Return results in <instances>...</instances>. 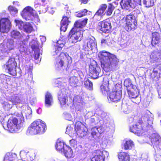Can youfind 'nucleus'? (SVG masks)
<instances>
[{
	"label": "nucleus",
	"instance_id": "1",
	"mask_svg": "<svg viewBox=\"0 0 161 161\" xmlns=\"http://www.w3.org/2000/svg\"><path fill=\"white\" fill-rule=\"evenodd\" d=\"M141 114L139 122L130 126V131L139 136L147 135V131L152 130L153 119V114L148 110L143 111Z\"/></svg>",
	"mask_w": 161,
	"mask_h": 161
},
{
	"label": "nucleus",
	"instance_id": "2",
	"mask_svg": "<svg viewBox=\"0 0 161 161\" xmlns=\"http://www.w3.org/2000/svg\"><path fill=\"white\" fill-rule=\"evenodd\" d=\"M98 56L100 59L102 67L107 71L111 70L118 62V59L114 55L105 51L99 53Z\"/></svg>",
	"mask_w": 161,
	"mask_h": 161
},
{
	"label": "nucleus",
	"instance_id": "3",
	"mask_svg": "<svg viewBox=\"0 0 161 161\" xmlns=\"http://www.w3.org/2000/svg\"><path fill=\"white\" fill-rule=\"evenodd\" d=\"M16 118H10L8 119L7 125H3V128L10 132H16L23 126L24 121L23 114L21 112L15 113Z\"/></svg>",
	"mask_w": 161,
	"mask_h": 161
},
{
	"label": "nucleus",
	"instance_id": "4",
	"mask_svg": "<svg viewBox=\"0 0 161 161\" xmlns=\"http://www.w3.org/2000/svg\"><path fill=\"white\" fill-rule=\"evenodd\" d=\"M56 81V86L60 89L58 93V98L61 107L65 106L68 100V93L69 90L65 87V82L62 83L61 81Z\"/></svg>",
	"mask_w": 161,
	"mask_h": 161
},
{
	"label": "nucleus",
	"instance_id": "5",
	"mask_svg": "<svg viewBox=\"0 0 161 161\" xmlns=\"http://www.w3.org/2000/svg\"><path fill=\"white\" fill-rule=\"evenodd\" d=\"M46 130L44 122L40 119L33 122L28 127L27 131L31 135L42 134Z\"/></svg>",
	"mask_w": 161,
	"mask_h": 161
},
{
	"label": "nucleus",
	"instance_id": "6",
	"mask_svg": "<svg viewBox=\"0 0 161 161\" xmlns=\"http://www.w3.org/2000/svg\"><path fill=\"white\" fill-rule=\"evenodd\" d=\"M23 18L26 20H33L34 19L38 22L40 20L35 11L31 7H25L21 12Z\"/></svg>",
	"mask_w": 161,
	"mask_h": 161
},
{
	"label": "nucleus",
	"instance_id": "7",
	"mask_svg": "<svg viewBox=\"0 0 161 161\" xmlns=\"http://www.w3.org/2000/svg\"><path fill=\"white\" fill-rule=\"evenodd\" d=\"M135 19L134 16L130 14L121 20V22L123 23V25L127 31L134 30L136 29L137 23Z\"/></svg>",
	"mask_w": 161,
	"mask_h": 161
},
{
	"label": "nucleus",
	"instance_id": "8",
	"mask_svg": "<svg viewBox=\"0 0 161 161\" xmlns=\"http://www.w3.org/2000/svg\"><path fill=\"white\" fill-rule=\"evenodd\" d=\"M65 61V64L68 67L72 63V59L68 54L61 53L56 59L55 64V67L57 69H60L63 67Z\"/></svg>",
	"mask_w": 161,
	"mask_h": 161
},
{
	"label": "nucleus",
	"instance_id": "9",
	"mask_svg": "<svg viewBox=\"0 0 161 161\" xmlns=\"http://www.w3.org/2000/svg\"><path fill=\"white\" fill-rule=\"evenodd\" d=\"M83 36L82 32L79 28L74 27L69 32L68 41L71 43H75L81 40Z\"/></svg>",
	"mask_w": 161,
	"mask_h": 161
},
{
	"label": "nucleus",
	"instance_id": "10",
	"mask_svg": "<svg viewBox=\"0 0 161 161\" xmlns=\"http://www.w3.org/2000/svg\"><path fill=\"white\" fill-rule=\"evenodd\" d=\"M5 97L6 100L10 102L13 105H16L20 103L21 100L19 97L13 93V91L10 87L5 88L4 90Z\"/></svg>",
	"mask_w": 161,
	"mask_h": 161
},
{
	"label": "nucleus",
	"instance_id": "11",
	"mask_svg": "<svg viewBox=\"0 0 161 161\" xmlns=\"http://www.w3.org/2000/svg\"><path fill=\"white\" fill-rule=\"evenodd\" d=\"M108 118L107 114L102 112H100L98 114H95L92 116L90 119V121L92 123H94L95 125H102L103 122H106V119Z\"/></svg>",
	"mask_w": 161,
	"mask_h": 161
},
{
	"label": "nucleus",
	"instance_id": "12",
	"mask_svg": "<svg viewBox=\"0 0 161 161\" xmlns=\"http://www.w3.org/2000/svg\"><path fill=\"white\" fill-rule=\"evenodd\" d=\"M102 75L100 68L97 64L90 65L89 75L91 78L96 79L101 76Z\"/></svg>",
	"mask_w": 161,
	"mask_h": 161
},
{
	"label": "nucleus",
	"instance_id": "13",
	"mask_svg": "<svg viewBox=\"0 0 161 161\" xmlns=\"http://www.w3.org/2000/svg\"><path fill=\"white\" fill-rule=\"evenodd\" d=\"M6 66L8 73L10 75L13 76L16 75V68L17 66V64L14 58H10L6 63Z\"/></svg>",
	"mask_w": 161,
	"mask_h": 161
},
{
	"label": "nucleus",
	"instance_id": "14",
	"mask_svg": "<svg viewBox=\"0 0 161 161\" xmlns=\"http://www.w3.org/2000/svg\"><path fill=\"white\" fill-rule=\"evenodd\" d=\"M75 129L74 131L75 132L77 135L80 137H84L87 134V128L80 122L78 121L76 123Z\"/></svg>",
	"mask_w": 161,
	"mask_h": 161
},
{
	"label": "nucleus",
	"instance_id": "15",
	"mask_svg": "<svg viewBox=\"0 0 161 161\" xmlns=\"http://www.w3.org/2000/svg\"><path fill=\"white\" fill-rule=\"evenodd\" d=\"M94 154V156L92 158V161H104L105 158L108 159L109 156L108 152L106 151L97 150Z\"/></svg>",
	"mask_w": 161,
	"mask_h": 161
},
{
	"label": "nucleus",
	"instance_id": "16",
	"mask_svg": "<svg viewBox=\"0 0 161 161\" xmlns=\"http://www.w3.org/2000/svg\"><path fill=\"white\" fill-rule=\"evenodd\" d=\"M95 40V38L93 37H88L85 40L83 46L85 51L92 50L93 48L97 47V44Z\"/></svg>",
	"mask_w": 161,
	"mask_h": 161
},
{
	"label": "nucleus",
	"instance_id": "17",
	"mask_svg": "<svg viewBox=\"0 0 161 161\" xmlns=\"http://www.w3.org/2000/svg\"><path fill=\"white\" fill-rule=\"evenodd\" d=\"M98 25L99 29L106 33H108L111 31L112 26L108 19L99 22Z\"/></svg>",
	"mask_w": 161,
	"mask_h": 161
},
{
	"label": "nucleus",
	"instance_id": "18",
	"mask_svg": "<svg viewBox=\"0 0 161 161\" xmlns=\"http://www.w3.org/2000/svg\"><path fill=\"white\" fill-rule=\"evenodd\" d=\"M11 23L7 18H3L0 19V31L7 33L10 28Z\"/></svg>",
	"mask_w": 161,
	"mask_h": 161
},
{
	"label": "nucleus",
	"instance_id": "19",
	"mask_svg": "<svg viewBox=\"0 0 161 161\" xmlns=\"http://www.w3.org/2000/svg\"><path fill=\"white\" fill-rule=\"evenodd\" d=\"M127 91L129 97L133 102L136 104L140 102L141 99L139 97V92H138V89L136 87V89L131 88Z\"/></svg>",
	"mask_w": 161,
	"mask_h": 161
},
{
	"label": "nucleus",
	"instance_id": "20",
	"mask_svg": "<svg viewBox=\"0 0 161 161\" xmlns=\"http://www.w3.org/2000/svg\"><path fill=\"white\" fill-rule=\"evenodd\" d=\"M11 37L17 40L21 41L23 40L24 42L28 41L31 36L27 35L26 36L25 35H22L19 31L16 30H13L11 32Z\"/></svg>",
	"mask_w": 161,
	"mask_h": 161
},
{
	"label": "nucleus",
	"instance_id": "21",
	"mask_svg": "<svg viewBox=\"0 0 161 161\" xmlns=\"http://www.w3.org/2000/svg\"><path fill=\"white\" fill-rule=\"evenodd\" d=\"M123 9L130 10L134 8L138 4L136 2H133L132 0H121L120 3Z\"/></svg>",
	"mask_w": 161,
	"mask_h": 161
},
{
	"label": "nucleus",
	"instance_id": "22",
	"mask_svg": "<svg viewBox=\"0 0 161 161\" xmlns=\"http://www.w3.org/2000/svg\"><path fill=\"white\" fill-rule=\"evenodd\" d=\"M121 94L120 90H115L111 92L108 97V102H115L119 100L121 98Z\"/></svg>",
	"mask_w": 161,
	"mask_h": 161
},
{
	"label": "nucleus",
	"instance_id": "23",
	"mask_svg": "<svg viewBox=\"0 0 161 161\" xmlns=\"http://www.w3.org/2000/svg\"><path fill=\"white\" fill-rule=\"evenodd\" d=\"M27 42L26 41L24 42L23 40L21 41H19L17 43L20 53L22 56L24 57H25L30 53V52L27 51L28 47L26 43V42Z\"/></svg>",
	"mask_w": 161,
	"mask_h": 161
},
{
	"label": "nucleus",
	"instance_id": "24",
	"mask_svg": "<svg viewBox=\"0 0 161 161\" xmlns=\"http://www.w3.org/2000/svg\"><path fill=\"white\" fill-rule=\"evenodd\" d=\"M73 102L75 110L80 112L84 104L82 97L79 95L75 96L74 97Z\"/></svg>",
	"mask_w": 161,
	"mask_h": 161
},
{
	"label": "nucleus",
	"instance_id": "25",
	"mask_svg": "<svg viewBox=\"0 0 161 161\" xmlns=\"http://www.w3.org/2000/svg\"><path fill=\"white\" fill-rule=\"evenodd\" d=\"M104 131V129L102 127H95L91 128V135L95 140L98 138L101 134Z\"/></svg>",
	"mask_w": 161,
	"mask_h": 161
},
{
	"label": "nucleus",
	"instance_id": "26",
	"mask_svg": "<svg viewBox=\"0 0 161 161\" xmlns=\"http://www.w3.org/2000/svg\"><path fill=\"white\" fill-rule=\"evenodd\" d=\"M149 138L153 146L159 144L161 142V137L157 133L153 134L151 136H149Z\"/></svg>",
	"mask_w": 161,
	"mask_h": 161
},
{
	"label": "nucleus",
	"instance_id": "27",
	"mask_svg": "<svg viewBox=\"0 0 161 161\" xmlns=\"http://www.w3.org/2000/svg\"><path fill=\"white\" fill-rule=\"evenodd\" d=\"M161 53L158 50H154L152 52L150 55L151 62L154 63L160 61Z\"/></svg>",
	"mask_w": 161,
	"mask_h": 161
},
{
	"label": "nucleus",
	"instance_id": "28",
	"mask_svg": "<svg viewBox=\"0 0 161 161\" xmlns=\"http://www.w3.org/2000/svg\"><path fill=\"white\" fill-rule=\"evenodd\" d=\"M161 40V36L160 34L158 32L152 33L151 44L152 46H155L158 44Z\"/></svg>",
	"mask_w": 161,
	"mask_h": 161
},
{
	"label": "nucleus",
	"instance_id": "29",
	"mask_svg": "<svg viewBox=\"0 0 161 161\" xmlns=\"http://www.w3.org/2000/svg\"><path fill=\"white\" fill-rule=\"evenodd\" d=\"M9 53L8 50H7L5 46L1 43L0 44V59H4L8 57Z\"/></svg>",
	"mask_w": 161,
	"mask_h": 161
},
{
	"label": "nucleus",
	"instance_id": "30",
	"mask_svg": "<svg viewBox=\"0 0 161 161\" xmlns=\"http://www.w3.org/2000/svg\"><path fill=\"white\" fill-rule=\"evenodd\" d=\"M4 46L6 48L7 50H8L10 52V51L13 50L15 47V44L13 39H8L4 42Z\"/></svg>",
	"mask_w": 161,
	"mask_h": 161
},
{
	"label": "nucleus",
	"instance_id": "31",
	"mask_svg": "<svg viewBox=\"0 0 161 161\" xmlns=\"http://www.w3.org/2000/svg\"><path fill=\"white\" fill-rule=\"evenodd\" d=\"M107 7V6L106 4H103L101 5L95 14L94 17H96L98 16L100 18H102L106 13L105 10Z\"/></svg>",
	"mask_w": 161,
	"mask_h": 161
},
{
	"label": "nucleus",
	"instance_id": "32",
	"mask_svg": "<svg viewBox=\"0 0 161 161\" xmlns=\"http://www.w3.org/2000/svg\"><path fill=\"white\" fill-rule=\"evenodd\" d=\"M53 100L52 95L47 92L45 95V105L47 107H49L52 105Z\"/></svg>",
	"mask_w": 161,
	"mask_h": 161
},
{
	"label": "nucleus",
	"instance_id": "33",
	"mask_svg": "<svg viewBox=\"0 0 161 161\" xmlns=\"http://www.w3.org/2000/svg\"><path fill=\"white\" fill-rule=\"evenodd\" d=\"M65 145L64 142L58 140L56 143L55 147L56 149L61 153L64 152L65 148Z\"/></svg>",
	"mask_w": 161,
	"mask_h": 161
},
{
	"label": "nucleus",
	"instance_id": "34",
	"mask_svg": "<svg viewBox=\"0 0 161 161\" xmlns=\"http://www.w3.org/2000/svg\"><path fill=\"white\" fill-rule=\"evenodd\" d=\"M16 157V154L14 153H8L5 156L4 161H15Z\"/></svg>",
	"mask_w": 161,
	"mask_h": 161
},
{
	"label": "nucleus",
	"instance_id": "35",
	"mask_svg": "<svg viewBox=\"0 0 161 161\" xmlns=\"http://www.w3.org/2000/svg\"><path fill=\"white\" fill-rule=\"evenodd\" d=\"M65 148L64 152H62L64 154L65 156L68 158H71L73 157V151L70 147L65 145Z\"/></svg>",
	"mask_w": 161,
	"mask_h": 161
},
{
	"label": "nucleus",
	"instance_id": "36",
	"mask_svg": "<svg viewBox=\"0 0 161 161\" xmlns=\"http://www.w3.org/2000/svg\"><path fill=\"white\" fill-rule=\"evenodd\" d=\"M88 19L87 18H85L83 20H79L75 22L74 24V27L77 28H82L83 27L85 26L86 24Z\"/></svg>",
	"mask_w": 161,
	"mask_h": 161
},
{
	"label": "nucleus",
	"instance_id": "37",
	"mask_svg": "<svg viewBox=\"0 0 161 161\" xmlns=\"http://www.w3.org/2000/svg\"><path fill=\"white\" fill-rule=\"evenodd\" d=\"M124 85L126 87L127 91L130 90L131 88L136 89V86L132 85L130 80L126 79L124 82Z\"/></svg>",
	"mask_w": 161,
	"mask_h": 161
},
{
	"label": "nucleus",
	"instance_id": "38",
	"mask_svg": "<svg viewBox=\"0 0 161 161\" xmlns=\"http://www.w3.org/2000/svg\"><path fill=\"white\" fill-rule=\"evenodd\" d=\"M118 158L120 161H129V156L126 153L121 152L118 154Z\"/></svg>",
	"mask_w": 161,
	"mask_h": 161
},
{
	"label": "nucleus",
	"instance_id": "39",
	"mask_svg": "<svg viewBox=\"0 0 161 161\" xmlns=\"http://www.w3.org/2000/svg\"><path fill=\"white\" fill-rule=\"evenodd\" d=\"M153 72L154 74V77H156L159 72V77H161V64H158L153 69Z\"/></svg>",
	"mask_w": 161,
	"mask_h": 161
},
{
	"label": "nucleus",
	"instance_id": "40",
	"mask_svg": "<svg viewBox=\"0 0 161 161\" xmlns=\"http://www.w3.org/2000/svg\"><path fill=\"white\" fill-rule=\"evenodd\" d=\"M69 82L70 85L73 87H76L78 82V80L77 77L75 76H71L69 78Z\"/></svg>",
	"mask_w": 161,
	"mask_h": 161
},
{
	"label": "nucleus",
	"instance_id": "41",
	"mask_svg": "<svg viewBox=\"0 0 161 161\" xmlns=\"http://www.w3.org/2000/svg\"><path fill=\"white\" fill-rule=\"evenodd\" d=\"M29 46L33 51L39 49L38 44L36 38L32 39V41L30 42Z\"/></svg>",
	"mask_w": 161,
	"mask_h": 161
},
{
	"label": "nucleus",
	"instance_id": "42",
	"mask_svg": "<svg viewBox=\"0 0 161 161\" xmlns=\"http://www.w3.org/2000/svg\"><path fill=\"white\" fill-rule=\"evenodd\" d=\"M133 146V142L131 140H129L126 141L124 143L123 148L125 150L130 149Z\"/></svg>",
	"mask_w": 161,
	"mask_h": 161
},
{
	"label": "nucleus",
	"instance_id": "43",
	"mask_svg": "<svg viewBox=\"0 0 161 161\" xmlns=\"http://www.w3.org/2000/svg\"><path fill=\"white\" fill-rule=\"evenodd\" d=\"M7 101H2L1 102V104L3 108L5 110H8L10 108H11L13 106V104L11 103H8Z\"/></svg>",
	"mask_w": 161,
	"mask_h": 161
},
{
	"label": "nucleus",
	"instance_id": "44",
	"mask_svg": "<svg viewBox=\"0 0 161 161\" xmlns=\"http://www.w3.org/2000/svg\"><path fill=\"white\" fill-rule=\"evenodd\" d=\"M23 29L25 32L27 33H30L32 31L33 28L30 23H27L24 24L23 26Z\"/></svg>",
	"mask_w": 161,
	"mask_h": 161
},
{
	"label": "nucleus",
	"instance_id": "45",
	"mask_svg": "<svg viewBox=\"0 0 161 161\" xmlns=\"http://www.w3.org/2000/svg\"><path fill=\"white\" fill-rule=\"evenodd\" d=\"M68 15L64 17L61 21L62 24H65L68 25L71 22V18L69 12L68 13Z\"/></svg>",
	"mask_w": 161,
	"mask_h": 161
},
{
	"label": "nucleus",
	"instance_id": "46",
	"mask_svg": "<svg viewBox=\"0 0 161 161\" xmlns=\"http://www.w3.org/2000/svg\"><path fill=\"white\" fill-rule=\"evenodd\" d=\"M34 51L35 62L37 63L41 61V58L40 57L39 49H36L34 50Z\"/></svg>",
	"mask_w": 161,
	"mask_h": 161
},
{
	"label": "nucleus",
	"instance_id": "47",
	"mask_svg": "<svg viewBox=\"0 0 161 161\" xmlns=\"http://www.w3.org/2000/svg\"><path fill=\"white\" fill-rule=\"evenodd\" d=\"M85 87L89 90H91L93 89L92 83L89 79L87 80L84 82Z\"/></svg>",
	"mask_w": 161,
	"mask_h": 161
},
{
	"label": "nucleus",
	"instance_id": "48",
	"mask_svg": "<svg viewBox=\"0 0 161 161\" xmlns=\"http://www.w3.org/2000/svg\"><path fill=\"white\" fill-rule=\"evenodd\" d=\"M143 4L146 7H150L154 5L153 0H143Z\"/></svg>",
	"mask_w": 161,
	"mask_h": 161
},
{
	"label": "nucleus",
	"instance_id": "49",
	"mask_svg": "<svg viewBox=\"0 0 161 161\" xmlns=\"http://www.w3.org/2000/svg\"><path fill=\"white\" fill-rule=\"evenodd\" d=\"M63 45L62 44L61 45L60 47H58V46H56L55 45V49L53 53V56H55L58 54H60V52L62 50V48L63 47Z\"/></svg>",
	"mask_w": 161,
	"mask_h": 161
},
{
	"label": "nucleus",
	"instance_id": "50",
	"mask_svg": "<svg viewBox=\"0 0 161 161\" xmlns=\"http://www.w3.org/2000/svg\"><path fill=\"white\" fill-rule=\"evenodd\" d=\"M8 10L13 15H14L18 12V10L16 8L12 6H9L8 7Z\"/></svg>",
	"mask_w": 161,
	"mask_h": 161
},
{
	"label": "nucleus",
	"instance_id": "51",
	"mask_svg": "<svg viewBox=\"0 0 161 161\" xmlns=\"http://www.w3.org/2000/svg\"><path fill=\"white\" fill-rule=\"evenodd\" d=\"M14 21L16 23V26L19 29L21 30L23 28V26L24 25V23L23 22L19 20H15Z\"/></svg>",
	"mask_w": 161,
	"mask_h": 161
},
{
	"label": "nucleus",
	"instance_id": "52",
	"mask_svg": "<svg viewBox=\"0 0 161 161\" xmlns=\"http://www.w3.org/2000/svg\"><path fill=\"white\" fill-rule=\"evenodd\" d=\"M26 153L24 151H21L20 152V155L21 157V159L18 160L17 161H32L31 159H26L25 158H24V156H25Z\"/></svg>",
	"mask_w": 161,
	"mask_h": 161
},
{
	"label": "nucleus",
	"instance_id": "53",
	"mask_svg": "<svg viewBox=\"0 0 161 161\" xmlns=\"http://www.w3.org/2000/svg\"><path fill=\"white\" fill-rule=\"evenodd\" d=\"M101 91L103 95H106L108 93V91L109 90V88L107 86H104L102 85L100 86Z\"/></svg>",
	"mask_w": 161,
	"mask_h": 161
},
{
	"label": "nucleus",
	"instance_id": "54",
	"mask_svg": "<svg viewBox=\"0 0 161 161\" xmlns=\"http://www.w3.org/2000/svg\"><path fill=\"white\" fill-rule=\"evenodd\" d=\"M114 8V7L112 4H109L108 6V8L106 14L107 15H110Z\"/></svg>",
	"mask_w": 161,
	"mask_h": 161
},
{
	"label": "nucleus",
	"instance_id": "55",
	"mask_svg": "<svg viewBox=\"0 0 161 161\" xmlns=\"http://www.w3.org/2000/svg\"><path fill=\"white\" fill-rule=\"evenodd\" d=\"M32 112L31 109L30 108L25 110V116L27 119H29L31 118Z\"/></svg>",
	"mask_w": 161,
	"mask_h": 161
},
{
	"label": "nucleus",
	"instance_id": "56",
	"mask_svg": "<svg viewBox=\"0 0 161 161\" xmlns=\"http://www.w3.org/2000/svg\"><path fill=\"white\" fill-rule=\"evenodd\" d=\"M64 117L65 119L68 120L69 121H72V120H73V119L71 115L69 113L64 112Z\"/></svg>",
	"mask_w": 161,
	"mask_h": 161
},
{
	"label": "nucleus",
	"instance_id": "57",
	"mask_svg": "<svg viewBox=\"0 0 161 161\" xmlns=\"http://www.w3.org/2000/svg\"><path fill=\"white\" fill-rule=\"evenodd\" d=\"M25 78L29 81H32L33 79V76L31 72H29V73H26L25 74Z\"/></svg>",
	"mask_w": 161,
	"mask_h": 161
},
{
	"label": "nucleus",
	"instance_id": "58",
	"mask_svg": "<svg viewBox=\"0 0 161 161\" xmlns=\"http://www.w3.org/2000/svg\"><path fill=\"white\" fill-rule=\"evenodd\" d=\"M120 46L122 48H125L128 46L127 42L126 40L124 39H121L120 42L119 44Z\"/></svg>",
	"mask_w": 161,
	"mask_h": 161
},
{
	"label": "nucleus",
	"instance_id": "59",
	"mask_svg": "<svg viewBox=\"0 0 161 161\" xmlns=\"http://www.w3.org/2000/svg\"><path fill=\"white\" fill-rule=\"evenodd\" d=\"M5 32H1L0 31V42L2 41H5L6 38L7 34L5 35L4 33Z\"/></svg>",
	"mask_w": 161,
	"mask_h": 161
},
{
	"label": "nucleus",
	"instance_id": "60",
	"mask_svg": "<svg viewBox=\"0 0 161 161\" xmlns=\"http://www.w3.org/2000/svg\"><path fill=\"white\" fill-rule=\"evenodd\" d=\"M122 108L123 112L125 114L129 113L130 111L128 109V106L127 105H124L122 106Z\"/></svg>",
	"mask_w": 161,
	"mask_h": 161
},
{
	"label": "nucleus",
	"instance_id": "61",
	"mask_svg": "<svg viewBox=\"0 0 161 161\" xmlns=\"http://www.w3.org/2000/svg\"><path fill=\"white\" fill-rule=\"evenodd\" d=\"M74 131L73 128L70 126H68L66 129V133L69 135H71L73 133V131Z\"/></svg>",
	"mask_w": 161,
	"mask_h": 161
},
{
	"label": "nucleus",
	"instance_id": "62",
	"mask_svg": "<svg viewBox=\"0 0 161 161\" xmlns=\"http://www.w3.org/2000/svg\"><path fill=\"white\" fill-rule=\"evenodd\" d=\"M68 25L65 24H62L61 22V27L60 28L61 31H63L64 32L65 31Z\"/></svg>",
	"mask_w": 161,
	"mask_h": 161
},
{
	"label": "nucleus",
	"instance_id": "63",
	"mask_svg": "<svg viewBox=\"0 0 161 161\" xmlns=\"http://www.w3.org/2000/svg\"><path fill=\"white\" fill-rule=\"evenodd\" d=\"M8 76L3 74H2L0 75V78L1 81L3 82H4L5 81H6L7 79V77Z\"/></svg>",
	"mask_w": 161,
	"mask_h": 161
},
{
	"label": "nucleus",
	"instance_id": "64",
	"mask_svg": "<svg viewBox=\"0 0 161 161\" xmlns=\"http://www.w3.org/2000/svg\"><path fill=\"white\" fill-rule=\"evenodd\" d=\"M70 145L71 146L75 147L76 145V142L74 139H72L69 141Z\"/></svg>",
	"mask_w": 161,
	"mask_h": 161
}]
</instances>
